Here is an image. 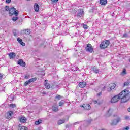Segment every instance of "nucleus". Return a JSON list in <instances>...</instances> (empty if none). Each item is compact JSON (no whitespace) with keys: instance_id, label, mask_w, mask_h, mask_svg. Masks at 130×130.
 Wrapping results in <instances>:
<instances>
[{"instance_id":"f257e3e1","label":"nucleus","mask_w":130,"mask_h":130,"mask_svg":"<svg viewBox=\"0 0 130 130\" xmlns=\"http://www.w3.org/2000/svg\"><path fill=\"white\" fill-rule=\"evenodd\" d=\"M130 92L128 90L124 89L122 90L119 94L116 95L112 98L111 100V103H116L118 102L121 99V103H125L130 99Z\"/></svg>"},{"instance_id":"f03ea898","label":"nucleus","mask_w":130,"mask_h":130,"mask_svg":"<svg viewBox=\"0 0 130 130\" xmlns=\"http://www.w3.org/2000/svg\"><path fill=\"white\" fill-rule=\"evenodd\" d=\"M109 44H110V41L108 40L103 41L100 44L99 47L101 49H105L109 46Z\"/></svg>"},{"instance_id":"7ed1b4c3","label":"nucleus","mask_w":130,"mask_h":130,"mask_svg":"<svg viewBox=\"0 0 130 130\" xmlns=\"http://www.w3.org/2000/svg\"><path fill=\"white\" fill-rule=\"evenodd\" d=\"M85 50L90 53H93L94 52V48H93V46L91 44H88L85 47Z\"/></svg>"},{"instance_id":"20e7f679","label":"nucleus","mask_w":130,"mask_h":130,"mask_svg":"<svg viewBox=\"0 0 130 130\" xmlns=\"http://www.w3.org/2000/svg\"><path fill=\"white\" fill-rule=\"evenodd\" d=\"M121 121V118L120 117H117V118L114 119L112 122L110 123L111 125L113 126V125H117L119 122Z\"/></svg>"},{"instance_id":"39448f33","label":"nucleus","mask_w":130,"mask_h":130,"mask_svg":"<svg viewBox=\"0 0 130 130\" xmlns=\"http://www.w3.org/2000/svg\"><path fill=\"white\" fill-rule=\"evenodd\" d=\"M37 80V78H32L28 80V81H26V82H24V86H28L29 84H31V83H33L35 82Z\"/></svg>"},{"instance_id":"423d86ee","label":"nucleus","mask_w":130,"mask_h":130,"mask_svg":"<svg viewBox=\"0 0 130 130\" xmlns=\"http://www.w3.org/2000/svg\"><path fill=\"white\" fill-rule=\"evenodd\" d=\"M80 107H83L85 110H90L91 105L89 104H84L80 106Z\"/></svg>"},{"instance_id":"0eeeda50","label":"nucleus","mask_w":130,"mask_h":130,"mask_svg":"<svg viewBox=\"0 0 130 130\" xmlns=\"http://www.w3.org/2000/svg\"><path fill=\"white\" fill-rule=\"evenodd\" d=\"M14 115V112L12 111H9L7 112L6 119H12V116Z\"/></svg>"},{"instance_id":"6e6552de","label":"nucleus","mask_w":130,"mask_h":130,"mask_svg":"<svg viewBox=\"0 0 130 130\" xmlns=\"http://www.w3.org/2000/svg\"><path fill=\"white\" fill-rule=\"evenodd\" d=\"M84 11L82 9H80L78 10V13H77V17L78 18H81V17H82V16H84Z\"/></svg>"},{"instance_id":"1a4fd4ad","label":"nucleus","mask_w":130,"mask_h":130,"mask_svg":"<svg viewBox=\"0 0 130 130\" xmlns=\"http://www.w3.org/2000/svg\"><path fill=\"white\" fill-rule=\"evenodd\" d=\"M44 86L46 89H47L48 90L50 89V84L48 83V80H45Z\"/></svg>"},{"instance_id":"9d476101","label":"nucleus","mask_w":130,"mask_h":130,"mask_svg":"<svg viewBox=\"0 0 130 130\" xmlns=\"http://www.w3.org/2000/svg\"><path fill=\"white\" fill-rule=\"evenodd\" d=\"M15 7H12L10 9L9 11V16H13L14 13H15Z\"/></svg>"},{"instance_id":"9b49d317","label":"nucleus","mask_w":130,"mask_h":130,"mask_svg":"<svg viewBox=\"0 0 130 130\" xmlns=\"http://www.w3.org/2000/svg\"><path fill=\"white\" fill-rule=\"evenodd\" d=\"M18 64L21 66V67H26V63L24 62L22 59H20L17 62Z\"/></svg>"},{"instance_id":"f8f14e48","label":"nucleus","mask_w":130,"mask_h":130,"mask_svg":"<svg viewBox=\"0 0 130 130\" xmlns=\"http://www.w3.org/2000/svg\"><path fill=\"white\" fill-rule=\"evenodd\" d=\"M18 129L19 130H29L28 127H27L25 126H23V125H22V124L18 125Z\"/></svg>"},{"instance_id":"ddd939ff","label":"nucleus","mask_w":130,"mask_h":130,"mask_svg":"<svg viewBox=\"0 0 130 130\" xmlns=\"http://www.w3.org/2000/svg\"><path fill=\"white\" fill-rule=\"evenodd\" d=\"M113 111H114V110L112 108H110L109 110L107 111V114L108 116H110V115H112V113H113Z\"/></svg>"},{"instance_id":"4468645a","label":"nucleus","mask_w":130,"mask_h":130,"mask_svg":"<svg viewBox=\"0 0 130 130\" xmlns=\"http://www.w3.org/2000/svg\"><path fill=\"white\" fill-rule=\"evenodd\" d=\"M9 56L10 59H14L16 57V53L14 52H11L9 54Z\"/></svg>"},{"instance_id":"2eb2a0df","label":"nucleus","mask_w":130,"mask_h":130,"mask_svg":"<svg viewBox=\"0 0 130 130\" xmlns=\"http://www.w3.org/2000/svg\"><path fill=\"white\" fill-rule=\"evenodd\" d=\"M80 88H85L87 86V83L86 82H80L79 84Z\"/></svg>"},{"instance_id":"dca6fc26","label":"nucleus","mask_w":130,"mask_h":130,"mask_svg":"<svg viewBox=\"0 0 130 130\" xmlns=\"http://www.w3.org/2000/svg\"><path fill=\"white\" fill-rule=\"evenodd\" d=\"M19 121H20L21 123H26V121H27V119L25 117H21L19 119Z\"/></svg>"},{"instance_id":"f3484780","label":"nucleus","mask_w":130,"mask_h":130,"mask_svg":"<svg viewBox=\"0 0 130 130\" xmlns=\"http://www.w3.org/2000/svg\"><path fill=\"white\" fill-rule=\"evenodd\" d=\"M34 10L35 12H39V5L37 3H35L34 5Z\"/></svg>"},{"instance_id":"a211bd4d","label":"nucleus","mask_w":130,"mask_h":130,"mask_svg":"<svg viewBox=\"0 0 130 130\" xmlns=\"http://www.w3.org/2000/svg\"><path fill=\"white\" fill-rule=\"evenodd\" d=\"M17 40L18 42H19V43H20V44L21 45H22V46H25V43L23 42V40H22V39L17 38Z\"/></svg>"},{"instance_id":"6ab92c4d","label":"nucleus","mask_w":130,"mask_h":130,"mask_svg":"<svg viewBox=\"0 0 130 130\" xmlns=\"http://www.w3.org/2000/svg\"><path fill=\"white\" fill-rule=\"evenodd\" d=\"M109 87H110V90H113L114 89L115 87H116V84H115V83H112L109 84Z\"/></svg>"},{"instance_id":"aec40b11","label":"nucleus","mask_w":130,"mask_h":130,"mask_svg":"<svg viewBox=\"0 0 130 130\" xmlns=\"http://www.w3.org/2000/svg\"><path fill=\"white\" fill-rule=\"evenodd\" d=\"M41 123H42V120L41 119H39L35 122V124L36 125H39V124H41Z\"/></svg>"},{"instance_id":"412c9836","label":"nucleus","mask_w":130,"mask_h":130,"mask_svg":"<svg viewBox=\"0 0 130 130\" xmlns=\"http://www.w3.org/2000/svg\"><path fill=\"white\" fill-rule=\"evenodd\" d=\"M100 4L102 5V6H105L107 4V0H100Z\"/></svg>"},{"instance_id":"4be33fe9","label":"nucleus","mask_w":130,"mask_h":130,"mask_svg":"<svg viewBox=\"0 0 130 130\" xmlns=\"http://www.w3.org/2000/svg\"><path fill=\"white\" fill-rule=\"evenodd\" d=\"M64 122H66L65 119L63 120H59L58 121L57 124L58 125H61V124H63V123H64Z\"/></svg>"},{"instance_id":"5701e85b","label":"nucleus","mask_w":130,"mask_h":130,"mask_svg":"<svg viewBox=\"0 0 130 130\" xmlns=\"http://www.w3.org/2000/svg\"><path fill=\"white\" fill-rule=\"evenodd\" d=\"M52 110L56 112L58 110V106H53L52 108Z\"/></svg>"},{"instance_id":"b1692460","label":"nucleus","mask_w":130,"mask_h":130,"mask_svg":"<svg viewBox=\"0 0 130 130\" xmlns=\"http://www.w3.org/2000/svg\"><path fill=\"white\" fill-rule=\"evenodd\" d=\"M130 85V79H128L127 82H125L123 84V87Z\"/></svg>"},{"instance_id":"393cba45","label":"nucleus","mask_w":130,"mask_h":130,"mask_svg":"<svg viewBox=\"0 0 130 130\" xmlns=\"http://www.w3.org/2000/svg\"><path fill=\"white\" fill-rule=\"evenodd\" d=\"M9 106L10 108H16V104H9Z\"/></svg>"},{"instance_id":"a878e982","label":"nucleus","mask_w":130,"mask_h":130,"mask_svg":"<svg viewBox=\"0 0 130 130\" xmlns=\"http://www.w3.org/2000/svg\"><path fill=\"white\" fill-rule=\"evenodd\" d=\"M14 15H15V16H19V11L16 10V8L14 10Z\"/></svg>"},{"instance_id":"bb28decb","label":"nucleus","mask_w":130,"mask_h":130,"mask_svg":"<svg viewBox=\"0 0 130 130\" xmlns=\"http://www.w3.org/2000/svg\"><path fill=\"white\" fill-rule=\"evenodd\" d=\"M122 75H126V70L124 68L122 72H121Z\"/></svg>"},{"instance_id":"cd10ccee","label":"nucleus","mask_w":130,"mask_h":130,"mask_svg":"<svg viewBox=\"0 0 130 130\" xmlns=\"http://www.w3.org/2000/svg\"><path fill=\"white\" fill-rule=\"evenodd\" d=\"M18 19V17H13L12 18V20L13 21V22H16V21H17Z\"/></svg>"},{"instance_id":"c85d7f7f","label":"nucleus","mask_w":130,"mask_h":130,"mask_svg":"<svg viewBox=\"0 0 130 130\" xmlns=\"http://www.w3.org/2000/svg\"><path fill=\"white\" fill-rule=\"evenodd\" d=\"M63 104H64V102H63L62 101H60L59 102V106H62V105H63Z\"/></svg>"},{"instance_id":"c756f323","label":"nucleus","mask_w":130,"mask_h":130,"mask_svg":"<svg viewBox=\"0 0 130 130\" xmlns=\"http://www.w3.org/2000/svg\"><path fill=\"white\" fill-rule=\"evenodd\" d=\"M10 7L9 6H6L5 7V11H10Z\"/></svg>"},{"instance_id":"7c9ffc66","label":"nucleus","mask_w":130,"mask_h":130,"mask_svg":"<svg viewBox=\"0 0 130 130\" xmlns=\"http://www.w3.org/2000/svg\"><path fill=\"white\" fill-rule=\"evenodd\" d=\"M55 98H56L57 99H58V100H60V98H61V96L59 95H57L55 97Z\"/></svg>"},{"instance_id":"2f4dec72","label":"nucleus","mask_w":130,"mask_h":130,"mask_svg":"<svg viewBox=\"0 0 130 130\" xmlns=\"http://www.w3.org/2000/svg\"><path fill=\"white\" fill-rule=\"evenodd\" d=\"M124 119H125V120H129V116H125Z\"/></svg>"},{"instance_id":"473e14b6","label":"nucleus","mask_w":130,"mask_h":130,"mask_svg":"<svg viewBox=\"0 0 130 130\" xmlns=\"http://www.w3.org/2000/svg\"><path fill=\"white\" fill-rule=\"evenodd\" d=\"M52 3L53 4H56L57 2H58V0H51Z\"/></svg>"},{"instance_id":"72a5a7b5","label":"nucleus","mask_w":130,"mask_h":130,"mask_svg":"<svg viewBox=\"0 0 130 130\" xmlns=\"http://www.w3.org/2000/svg\"><path fill=\"white\" fill-rule=\"evenodd\" d=\"M83 27L84 29H88V25H87L86 24H84L83 25Z\"/></svg>"},{"instance_id":"f704fd0d","label":"nucleus","mask_w":130,"mask_h":130,"mask_svg":"<svg viewBox=\"0 0 130 130\" xmlns=\"http://www.w3.org/2000/svg\"><path fill=\"white\" fill-rule=\"evenodd\" d=\"M29 78H30V75H28V74H26L25 75V79H29Z\"/></svg>"},{"instance_id":"c9c22d12","label":"nucleus","mask_w":130,"mask_h":130,"mask_svg":"<svg viewBox=\"0 0 130 130\" xmlns=\"http://www.w3.org/2000/svg\"><path fill=\"white\" fill-rule=\"evenodd\" d=\"M128 129H129V127L128 126H126L123 128V130H128Z\"/></svg>"},{"instance_id":"e433bc0d","label":"nucleus","mask_w":130,"mask_h":130,"mask_svg":"<svg viewBox=\"0 0 130 130\" xmlns=\"http://www.w3.org/2000/svg\"><path fill=\"white\" fill-rule=\"evenodd\" d=\"M123 37L124 38H126L127 37V34L125 33L123 35Z\"/></svg>"},{"instance_id":"4c0bfd02","label":"nucleus","mask_w":130,"mask_h":130,"mask_svg":"<svg viewBox=\"0 0 130 130\" xmlns=\"http://www.w3.org/2000/svg\"><path fill=\"white\" fill-rule=\"evenodd\" d=\"M93 71H94V73H99V70H98V69H94V70H93Z\"/></svg>"},{"instance_id":"58836bf2","label":"nucleus","mask_w":130,"mask_h":130,"mask_svg":"<svg viewBox=\"0 0 130 130\" xmlns=\"http://www.w3.org/2000/svg\"><path fill=\"white\" fill-rule=\"evenodd\" d=\"M11 2H12V0H6V3L7 4H10V3H11Z\"/></svg>"},{"instance_id":"ea45409f","label":"nucleus","mask_w":130,"mask_h":130,"mask_svg":"<svg viewBox=\"0 0 130 130\" xmlns=\"http://www.w3.org/2000/svg\"><path fill=\"white\" fill-rule=\"evenodd\" d=\"M25 32H26V33H27V34H28V33H30V30L26 29V30H25Z\"/></svg>"},{"instance_id":"a19ab883","label":"nucleus","mask_w":130,"mask_h":130,"mask_svg":"<svg viewBox=\"0 0 130 130\" xmlns=\"http://www.w3.org/2000/svg\"><path fill=\"white\" fill-rule=\"evenodd\" d=\"M4 77V75H1L0 73V80H2L3 79V77Z\"/></svg>"},{"instance_id":"79ce46f5","label":"nucleus","mask_w":130,"mask_h":130,"mask_svg":"<svg viewBox=\"0 0 130 130\" xmlns=\"http://www.w3.org/2000/svg\"><path fill=\"white\" fill-rule=\"evenodd\" d=\"M93 103L94 104H97V103H98V102L97 101H96V100H94V101H93Z\"/></svg>"},{"instance_id":"37998d69","label":"nucleus","mask_w":130,"mask_h":130,"mask_svg":"<svg viewBox=\"0 0 130 130\" xmlns=\"http://www.w3.org/2000/svg\"><path fill=\"white\" fill-rule=\"evenodd\" d=\"M102 94V92H99V93H98V96H101Z\"/></svg>"},{"instance_id":"c03bdc74","label":"nucleus","mask_w":130,"mask_h":130,"mask_svg":"<svg viewBox=\"0 0 130 130\" xmlns=\"http://www.w3.org/2000/svg\"><path fill=\"white\" fill-rule=\"evenodd\" d=\"M128 112H130V107L128 108Z\"/></svg>"},{"instance_id":"a18cd8bd","label":"nucleus","mask_w":130,"mask_h":130,"mask_svg":"<svg viewBox=\"0 0 130 130\" xmlns=\"http://www.w3.org/2000/svg\"><path fill=\"white\" fill-rule=\"evenodd\" d=\"M106 88V87L104 86V87H103V90H105Z\"/></svg>"},{"instance_id":"49530a36","label":"nucleus","mask_w":130,"mask_h":130,"mask_svg":"<svg viewBox=\"0 0 130 130\" xmlns=\"http://www.w3.org/2000/svg\"><path fill=\"white\" fill-rule=\"evenodd\" d=\"M129 62H130V58H129Z\"/></svg>"},{"instance_id":"de8ad7c7","label":"nucleus","mask_w":130,"mask_h":130,"mask_svg":"<svg viewBox=\"0 0 130 130\" xmlns=\"http://www.w3.org/2000/svg\"><path fill=\"white\" fill-rule=\"evenodd\" d=\"M101 130H105L104 129H101Z\"/></svg>"},{"instance_id":"09e8293b","label":"nucleus","mask_w":130,"mask_h":130,"mask_svg":"<svg viewBox=\"0 0 130 130\" xmlns=\"http://www.w3.org/2000/svg\"><path fill=\"white\" fill-rule=\"evenodd\" d=\"M26 1H31V0H26Z\"/></svg>"}]
</instances>
